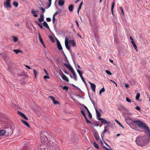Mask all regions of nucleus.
<instances>
[{
	"label": "nucleus",
	"instance_id": "f257e3e1",
	"mask_svg": "<svg viewBox=\"0 0 150 150\" xmlns=\"http://www.w3.org/2000/svg\"><path fill=\"white\" fill-rule=\"evenodd\" d=\"M141 132H144L146 135V140L144 144H141V146H144L150 141V130L149 127L144 122L141 121Z\"/></svg>",
	"mask_w": 150,
	"mask_h": 150
},
{
	"label": "nucleus",
	"instance_id": "f03ea898",
	"mask_svg": "<svg viewBox=\"0 0 150 150\" xmlns=\"http://www.w3.org/2000/svg\"><path fill=\"white\" fill-rule=\"evenodd\" d=\"M49 135L46 131H43L40 132L41 141L42 144H47Z\"/></svg>",
	"mask_w": 150,
	"mask_h": 150
},
{
	"label": "nucleus",
	"instance_id": "7ed1b4c3",
	"mask_svg": "<svg viewBox=\"0 0 150 150\" xmlns=\"http://www.w3.org/2000/svg\"><path fill=\"white\" fill-rule=\"evenodd\" d=\"M53 141H49V142H47V144L49 145V148L50 149V150H53L54 149V148H58L56 144L55 143V142L54 140H53Z\"/></svg>",
	"mask_w": 150,
	"mask_h": 150
},
{
	"label": "nucleus",
	"instance_id": "20e7f679",
	"mask_svg": "<svg viewBox=\"0 0 150 150\" xmlns=\"http://www.w3.org/2000/svg\"><path fill=\"white\" fill-rule=\"evenodd\" d=\"M11 0H6V2L4 3V6L8 9L11 8Z\"/></svg>",
	"mask_w": 150,
	"mask_h": 150
},
{
	"label": "nucleus",
	"instance_id": "39448f33",
	"mask_svg": "<svg viewBox=\"0 0 150 150\" xmlns=\"http://www.w3.org/2000/svg\"><path fill=\"white\" fill-rule=\"evenodd\" d=\"M133 125L138 126L139 127H141V121L139 120H132V121Z\"/></svg>",
	"mask_w": 150,
	"mask_h": 150
},
{
	"label": "nucleus",
	"instance_id": "423d86ee",
	"mask_svg": "<svg viewBox=\"0 0 150 150\" xmlns=\"http://www.w3.org/2000/svg\"><path fill=\"white\" fill-rule=\"evenodd\" d=\"M82 106L83 107H84L85 108L86 110L87 111V113H88V117H89V118H90V119L92 117V115L91 113V112H90V111H89V110L87 108L85 105H84L83 104L82 105Z\"/></svg>",
	"mask_w": 150,
	"mask_h": 150
},
{
	"label": "nucleus",
	"instance_id": "0eeeda50",
	"mask_svg": "<svg viewBox=\"0 0 150 150\" xmlns=\"http://www.w3.org/2000/svg\"><path fill=\"white\" fill-rule=\"evenodd\" d=\"M89 83L91 85V89L94 92H95L96 88V86L95 84L93 83H91V82H89Z\"/></svg>",
	"mask_w": 150,
	"mask_h": 150
},
{
	"label": "nucleus",
	"instance_id": "6e6552de",
	"mask_svg": "<svg viewBox=\"0 0 150 150\" xmlns=\"http://www.w3.org/2000/svg\"><path fill=\"white\" fill-rule=\"evenodd\" d=\"M18 113L20 116L22 117L24 119L27 120H28V118L23 113L20 111H18Z\"/></svg>",
	"mask_w": 150,
	"mask_h": 150
},
{
	"label": "nucleus",
	"instance_id": "1a4fd4ad",
	"mask_svg": "<svg viewBox=\"0 0 150 150\" xmlns=\"http://www.w3.org/2000/svg\"><path fill=\"white\" fill-rule=\"evenodd\" d=\"M135 142L139 146H141V137L140 136H138Z\"/></svg>",
	"mask_w": 150,
	"mask_h": 150
},
{
	"label": "nucleus",
	"instance_id": "9d476101",
	"mask_svg": "<svg viewBox=\"0 0 150 150\" xmlns=\"http://www.w3.org/2000/svg\"><path fill=\"white\" fill-rule=\"evenodd\" d=\"M96 114L97 119L98 120H99V119H100V117L101 116V114L100 112H98L96 108H95Z\"/></svg>",
	"mask_w": 150,
	"mask_h": 150
},
{
	"label": "nucleus",
	"instance_id": "9b49d317",
	"mask_svg": "<svg viewBox=\"0 0 150 150\" xmlns=\"http://www.w3.org/2000/svg\"><path fill=\"white\" fill-rule=\"evenodd\" d=\"M98 120H100L101 122L103 124H106L110 123V122H108L106 120H105L104 119L102 118L99 119Z\"/></svg>",
	"mask_w": 150,
	"mask_h": 150
},
{
	"label": "nucleus",
	"instance_id": "f8f14e48",
	"mask_svg": "<svg viewBox=\"0 0 150 150\" xmlns=\"http://www.w3.org/2000/svg\"><path fill=\"white\" fill-rule=\"evenodd\" d=\"M64 65L69 69L71 72L74 71L73 69L69 64H67L66 63L64 64Z\"/></svg>",
	"mask_w": 150,
	"mask_h": 150
},
{
	"label": "nucleus",
	"instance_id": "ddd939ff",
	"mask_svg": "<svg viewBox=\"0 0 150 150\" xmlns=\"http://www.w3.org/2000/svg\"><path fill=\"white\" fill-rule=\"evenodd\" d=\"M57 47L59 50H62V46L60 44V42L57 40Z\"/></svg>",
	"mask_w": 150,
	"mask_h": 150
},
{
	"label": "nucleus",
	"instance_id": "4468645a",
	"mask_svg": "<svg viewBox=\"0 0 150 150\" xmlns=\"http://www.w3.org/2000/svg\"><path fill=\"white\" fill-rule=\"evenodd\" d=\"M69 43L73 47H74L76 46L74 40H70L69 41Z\"/></svg>",
	"mask_w": 150,
	"mask_h": 150
},
{
	"label": "nucleus",
	"instance_id": "2eb2a0df",
	"mask_svg": "<svg viewBox=\"0 0 150 150\" xmlns=\"http://www.w3.org/2000/svg\"><path fill=\"white\" fill-rule=\"evenodd\" d=\"M62 77V79L64 81L68 82L69 81V80L68 78L64 74H63Z\"/></svg>",
	"mask_w": 150,
	"mask_h": 150
},
{
	"label": "nucleus",
	"instance_id": "dca6fc26",
	"mask_svg": "<svg viewBox=\"0 0 150 150\" xmlns=\"http://www.w3.org/2000/svg\"><path fill=\"white\" fill-rule=\"evenodd\" d=\"M64 4V0H59L58 4L60 6H62Z\"/></svg>",
	"mask_w": 150,
	"mask_h": 150
},
{
	"label": "nucleus",
	"instance_id": "f3484780",
	"mask_svg": "<svg viewBox=\"0 0 150 150\" xmlns=\"http://www.w3.org/2000/svg\"><path fill=\"white\" fill-rule=\"evenodd\" d=\"M38 12V11H34L33 9H32L31 10V13L33 14V16L35 17H37L38 15L36 12Z\"/></svg>",
	"mask_w": 150,
	"mask_h": 150
},
{
	"label": "nucleus",
	"instance_id": "a211bd4d",
	"mask_svg": "<svg viewBox=\"0 0 150 150\" xmlns=\"http://www.w3.org/2000/svg\"><path fill=\"white\" fill-rule=\"evenodd\" d=\"M21 122L28 127H30V126L29 124L25 121L23 120H21Z\"/></svg>",
	"mask_w": 150,
	"mask_h": 150
},
{
	"label": "nucleus",
	"instance_id": "6ab92c4d",
	"mask_svg": "<svg viewBox=\"0 0 150 150\" xmlns=\"http://www.w3.org/2000/svg\"><path fill=\"white\" fill-rule=\"evenodd\" d=\"M44 19L43 14H41L40 16V18L38 19V21L40 22L43 21Z\"/></svg>",
	"mask_w": 150,
	"mask_h": 150
},
{
	"label": "nucleus",
	"instance_id": "aec40b11",
	"mask_svg": "<svg viewBox=\"0 0 150 150\" xmlns=\"http://www.w3.org/2000/svg\"><path fill=\"white\" fill-rule=\"evenodd\" d=\"M71 72L72 73V74H73V75L74 78V79L76 81L77 80V78L76 77V74L75 72L74 71Z\"/></svg>",
	"mask_w": 150,
	"mask_h": 150
},
{
	"label": "nucleus",
	"instance_id": "412c9836",
	"mask_svg": "<svg viewBox=\"0 0 150 150\" xmlns=\"http://www.w3.org/2000/svg\"><path fill=\"white\" fill-rule=\"evenodd\" d=\"M73 8L74 6L72 4L70 5L68 7L69 10L71 12L73 11Z\"/></svg>",
	"mask_w": 150,
	"mask_h": 150
},
{
	"label": "nucleus",
	"instance_id": "4be33fe9",
	"mask_svg": "<svg viewBox=\"0 0 150 150\" xmlns=\"http://www.w3.org/2000/svg\"><path fill=\"white\" fill-rule=\"evenodd\" d=\"M43 25L47 29H49L50 28L47 23V22L46 21H44L43 23Z\"/></svg>",
	"mask_w": 150,
	"mask_h": 150
},
{
	"label": "nucleus",
	"instance_id": "5701e85b",
	"mask_svg": "<svg viewBox=\"0 0 150 150\" xmlns=\"http://www.w3.org/2000/svg\"><path fill=\"white\" fill-rule=\"evenodd\" d=\"M126 109L125 108L123 105H120L119 108H118L119 110H125Z\"/></svg>",
	"mask_w": 150,
	"mask_h": 150
},
{
	"label": "nucleus",
	"instance_id": "b1692460",
	"mask_svg": "<svg viewBox=\"0 0 150 150\" xmlns=\"http://www.w3.org/2000/svg\"><path fill=\"white\" fill-rule=\"evenodd\" d=\"M6 133V131L5 130H0V135H4Z\"/></svg>",
	"mask_w": 150,
	"mask_h": 150
},
{
	"label": "nucleus",
	"instance_id": "393cba45",
	"mask_svg": "<svg viewBox=\"0 0 150 150\" xmlns=\"http://www.w3.org/2000/svg\"><path fill=\"white\" fill-rule=\"evenodd\" d=\"M65 45L67 49L69 51H71L70 47V46L69 45V43L65 44Z\"/></svg>",
	"mask_w": 150,
	"mask_h": 150
},
{
	"label": "nucleus",
	"instance_id": "a878e982",
	"mask_svg": "<svg viewBox=\"0 0 150 150\" xmlns=\"http://www.w3.org/2000/svg\"><path fill=\"white\" fill-rule=\"evenodd\" d=\"M115 5V2H113L112 4V6H111V12L112 14H113V9L114 8V6Z\"/></svg>",
	"mask_w": 150,
	"mask_h": 150
},
{
	"label": "nucleus",
	"instance_id": "bb28decb",
	"mask_svg": "<svg viewBox=\"0 0 150 150\" xmlns=\"http://www.w3.org/2000/svg\"><path fill=\"white\" fill-rule=\"evenodd\" d=\"M105 91V89L104 87L102 88L99 91V94L100 95L102 93L104 92Z\"/></svg>",
	"mask_w": 150,
	"mask_h": 150
},
{
	"label": "nucleus",
	"instance_id": "cd10ccee",
	"mask_svg": "<svg viewBox=\"0 0 150 150\" xmlns=\"http://www.w3.org/2000/svg\"><path fill=\"white\" fill-rule=\"evenodd\" d=\"M94 136L97 140L98 141L99 140V137L98 134L96 133H95Z\"/></svg>",
	"mask_w": 150,
	"mask_h": 150
},
{
	"label": "nucleus",
	"instance_id": "c85d7f7f",
	"mask_svg": "<svg viewBox=\"0 0 150 150\" xmlns=\"http://www.w3.org/2000/svg\"><path fill=\"white\" fill-rule=\"evenodd\" d=\"M13 51L15 52L16 54H17L19 52H22V51L21 50H13Z\"/></svg>",
	"mask_w": 150,
	"mask_h": 150
},
{
	"label": "nucleus",
	"instance_id": "c756f323",
	"mask_svg": "<svg viewBox=\"0 0 150 150\" xmlns=\"http://www.w3.org/2000/svg\"><path fill=\"white\" fill-rule=\"evenodd\" d=\"M61 87L62 88H63V89L64 90L67 91L68 89V87L67 86H61Z\"/></svg>",
	"mask_w": 150,
	"mask_h": 150
},
{
	"label": "nucleus",
	"instance_id": "7c9ffc66",
	"mask_svg": "<svg viewBox=\"0 0 150 150\" xmlns=\"http://www.w3.org/2000/svg\"><path fill=\"white\" fill-rule=\"evenodd\" d=\"M38 35L39 38V40H40V42L41 43H43V41L42 38L41 36L40 33H38Z\"/></svg>",
	"mask_w": 150,
	"mask_h": 150
},
{
	"label": "nucleus",
	"instance_id": "2f4dec72",
	"mask_svg": "<svg viewBox=\"0 0 150 150\" xmlns=\"http://www.w3.org/2000/svg\"><path fill=\"white\" fill-rule=\"evenodd\" d=\"M77 71L78 74H79L80 77L82 76V74H83V72H81L80 70L78 69H77Z\"/></svg>",
	"mask_w": 150,
	"mask_h": 150
},
{
	"label": "nucleus",
	"instance_id": "473e14b6",
	"mask_svg": "<svg viewBox=\"0 0 150 150\" xmlns=\"http://www.w3.org/2000/svg\"><path fill=\"white\" fill-rule=\"evenodd\" d=\"M13 5L16 7H17L18 6V3L16 1L14 2L13 3Z\"/></svg>",
	"mask_w": 150,
	"mask_h": 150
},
{
	"label": "nucleus",
	"instance_id": "72a5a7b5",
	"mask_svg": "<svg viewBox=\"0 0 150 150\" xmlns=\"http://www.w3.org/2000/svg\"><path fill=\"white\" fill-rule=\"evenodd\" d=\"M115 121L122 128H124V127L117 120H115Z\"/></svg>",
	"mask_w": 150,
	"mask_h": 150
},
{
	"label": "nucleus",
	"instance_id": "f704fd0d",
	"mask_svg": "<svg viewBox=\"0 0 150 150\" xmlns=\"http://www.w3.org/2000/svg\"><path fill=\"white\" fill-rule=\"evenodd\" d=\"M35 22L38 25L41 29H42L43 28V27L42 25H41L40 23H38L37 21H36Z\"/></svg>",
	"mask_w": 150,
	"mask_h": 150
},
{
	"label": "nucleus",
	"instance_id": "c9c22d12",
	"mask_svg": "<svg viewBox=\"0 0 150 150\" xmlns=\"http://www.w3.org/2000/svg\"><path fill=\"white\" fill-rule=\"evenodd\" d=\"M107 132V127L105 126L104 127V129L103 132L102 134L104 135L105 133Z\"/></svg>",
	"mask_w": 150,
	"mask_h": 150
},
{
	"label": "nucleus",
	"instance_id": "e433bc0d",
	"mask_svg": "<svg viewBox=\"0 0 150 150\" xmlns=\"http://www.w3.org/2000/svg\"><path fill=\"white\" fill-rule=\"evenodd\" d=\"M49 38L51 40L52 42H54V39L53 38L51 35H50L49 36Z\"/></svg>",
	"mask_w": 150,
	"mask_h": 150
},
{
	"label": "nucleus",
	"instance_id": "4c0bfd02",
	"mask_svg": "<svg viewBox=\"0 0 150 150\" xmlns=\"http://www.w3.org/2000/svg\"><path fill=\"white\" fill-rule=\"evenodd\" d=\"M33 74L35 75V78H36L37 74V72L35 69H33Z\"/></svg>",
	"mask_w": 150,
	"mask_h": 150
},
{
	"label": "nucleus",
	"instance_id": "58836bf2",
	"mask_svg": "<svg viewBox=\"0 0 150 150\" xmlns=\"http://www.w3.org/2000/svg\"><path fill=\"white\" fill-rule=\"evenodd\" d=\"M140 94L139 93H138L136 96V99L137 100H138L140 97Z\"/></svg>",
	"mask_w": 150,
	"mask_h": 150
},
{
	"label": "nucleus",
	"instance_id": "ea45409f",
	"mask_svg": "<svg viewBox=\"0 0 150 150\" xmlns=\"http://www.w3.org/2000/svg\"><path fill=\"white\" fill-rule=\"evenodd\" d=\"M13 40L15 42H16L18 40V38L16 37H13Z\"/></svg>",
	"mask_w": 150,
	"mask_h": 150
},
{
	"label": "nucleus",
	"instance_id": "a19ab883",
	"mask_svg": "<svg viewBox=\"0 0 150 150\" xmlns=\"http://www.w3.org/2000/svg\"><path fill=\"white\" fill-rule=\"evenodd\" d=\"M93 144L94 146L97 149L99 148V146L98 144L96 142H94Z\"/></svg>",
	"mask_w": 150,
	"mask_h": 150
},
{
	"label": "nucleus",
	"instance_id": "79ce46f5",
	"mask_svg": "<svg viewBox=\"0 0 150 150\" xmlns=\"http://www.w3.org/2000/svg\"><path fill=\"white\" fill-rule=\"evenodd\" d=\"M105 72L106 73V74L108 75H111L112 74V73L108 70H106L105 71Z\"/></svg>",
	"mask_w": 150,
	"mask_h": 150
},
{
	"label": "nucleus",
	"instance_id": "37998d69",
	"mask_svg": "<svg viewBox=\"0 0 150 150\" xmlns=\"http://www.w3.org/2000/svg\"><path fill=\"white\" fill-rule=\"evenodd\" d=\"M53 102L54 104H59V102H58V101L55 100H53Z\"/></svg>",
	"mask_w": 150,
	"mask_h": 150
},
{
	"label": "nucleus",
	"instance_id": "c03bdc74",
	"mask_svg": "<svg viewBox=\"0 0 150 150\" xmlns=\"http://www.w3.org/2000/svg\"><path fill=\"white\" fill-rule=\"evenodd\" d=\"M69 43V39L68 38H66L65 39V44L68 43Z\"/></svg>",
	"mask_w": 150,
	"mask_h": 150
},
{
	"label": "nucleus",
	"instance_id": "a18cd8bd",
	"mask_svg": "<svg viewBox=\"0 0 150 150\" xmlns=\"http://www.w3.org/2000/svg\"><path fill=\"white\" fill-rule=\"evenodd\" d=\"M40 10L42 11V14H43V13L45 12V9L41 7L40 8Z\"/></svg>",
	"mask_w": 150,
	"mask_h": 150
},
{
	"label": "nucleus",
	"instance_id": "49530a36",
	"mask_svg": "<svg viewBox=\"0 0 150 150\" xmlns=\"http://www.w3.org/2000/svg\"><path fill=\"white\" fill-rule=\"evenodd\" d=\"M48 0L49 1V4L47 6L48 8L50 6L51 4V3H52V0Z\"/></svg>",
	"mask_w": 150,
	"mask_h": 150
},
{
	"label": "nucleus",
	"instance_id": "de8ad7c7",
	"mask_svg": "<svg viewBox=\"0 0 150 150\" xmlns=\"http://www.w3.org/2000/svg\"><path fill=\"white\" fill-rule=\"evenodd\" d=\"M120 8L121 11V13H122L123 15H124V11H123V8H122V7H120Z\"/></svg>",
	"mask_w": 150,
	"mask_h": 150
},
{
	"label": "nucleus",
	"instance_id": "09e8293b",
	"mask_svg": "<svg viewBox=\"0 0 150 150\" xmlns=\"http://www.w3.org/2000/svg\"><path fill=\"white\" fill-rule=\"evenodd\" d=\"M126 100L128 102H129V103L131 102V100L127 97L126 98Z\"/></svg>",
	"mask_w": 150,
	"mask_h": 150
},
{
	"label": "nucleus",
	"instance_id": "8fccbe9b",
	"mask_svg": "<svg viewBox=\"0 0 150 150\" xmlns=\"http://www.w3.org/2000/svg\"><path fill=\"white\" fill-rule=\"evenodd\" d=\"M134 47V48L136 50V51H137V45H136L135 44H134V45H133Z\"/></svg>",
	"mask_w": 150,
	"mask_h": 150
},
{
	"label": "nucleus",
	"instance_id": "3c124183",
	"mask_svg": "<svg viewBox=\"0 0 150 150\" xmlns=\"http://www.w3.org/2000/svg\"><path fill=\"white\" fill-rule=\"evenodd\" d=\"M80 112L82 115H84V114H85V113L84 110H81L80 111Z\"/></svg>",
	"mask_w": 150,
	"mask_h": 150
},
{
	"label": "nucleus",
	"instance_id": "603ef678",
	"mask_svg": "<svg viewBox=\"0 0 150 150\" xmlns=\"http://www.w3.org/2000/svg\"><path fill=\"white\" fill-rule=\"evenodd\" d=\"M56 20L55 16H53V18H52V22L53 23H55V21Z\"/></svg>",
	"mask_w": 150,
	"mask_h": 150
},
{
	"label": "nucleus",
	"instance_id": "864d4df0",
	"mask_svg": "<svg viewBox=\"0 0 150 150\" xmlns=\"http://www.w3.org/2000/svg\"><path fill=\"white\" fill-rule=\"evenodd\" d=\"M46 20L47 22H50L51 21V19L50 18H46Z\"/></svg>",
	"mask_w": 150,
	"mask_h": 150
},
{
	"label": "nucleus",
	"instance_id": "5fc2aeb1",
	"mask_svg": "<svg viewBox=\"0 0 150 150\" xmlns=\"http://www.w3.org/2000/svg\"><path fill=\"white\" fill-rule=\"evenodd\" d=\"M135 109L138 110L140 111V108L139 106H137L136 108Z\"/></svg>",
	"mask_w": 150,
	"mask_h": 150
},
{
	"label": "nucleus",
	"instance_id": "6e6d98bb",
	"mask_svg": "<svg viewBox=\"0 0 150 150\" xmlns=\"http://www.w3.org/2000/svg\"><path fill=\"white\" fill-rule=\"evenodd\" d=\"M49 98H50L53 101V100H55L54 97L52 96H50L49 97Z\"/></svg>",
	"mask_w": 150,
	"mask_h": 150
},
{
	"label": "nucleus",
	"instance_id": "4d7b16f0",
	"mask_svg": "<svg viewBox=\"0 0 150 150\" xmlns=\"http://www.w3.org/2000/svg\"><path fill=\"white\" fill-rule=\"evenodd\" d=\"M44 78L45 79H49L50 78L49 76H44Z\"/></svg>",
	"mask_w": 150,
	"mask_h": 150
},
{
	"label": "nucleus",
	"instance_id": "13d9d810",
	"mask_svg": "<svg viewBox=\"0 0 150 150\" xmlns=\"http://www.w3.org/2000/svg\"><path fill=\"white\" fill-rule=\"evenodd\" d=\"M58 14V11H56V12H55L54 15H53V16H55Z\"/></svg>",
	"mask_w": 150,
	"mask_h": 150
},
{
	"label": "nucleus",
	"instance_id": "bf43d9fd",
	"mask_svg": "<svg viewBox=\"0 0 150 150\" xmlns=\"http://www.w3.org/2000/svg\"><path fill=\"white\" fill-rule=\"evenodd\" d=\"M86 121L87 124L91 123V122L88 119Z\"/></svg>",
	"mask_w": 150,
	"mask_h": 150
},
{
	"label": "nucleus",
	"instance_id": "052dcab7",
	"mask_svg": "<svg viewBox=\"0 0 150 150\" xmlns=\"http://www.w3.org/2000/svg\"><path fill=\"white\" fill-rule=\"evenodd\" d=\"M110 81H111V82H112L113 83L115 84V85H116V86H117V84L114 81H113V80H110Z\"/></svg>",
	"mask_w": 150,
	"mask_h": 150
},
{
	"label": "nucleus",
	"instance_id": "680f3d73",
	"mask_svg": "<svg viewBox=\"0 0 150 150\" xmlns=\"http://www.w3.org/2000/svg\"><path fill=\"white\" fill-rule=\"evenodd\" d=\"M81 79L82 80V81L84 82H85V81L84 80V78L83 77V76H82L81 77Z\"/></svg>",
	"mask_w": 150,
	"mask_h": 150
},
{
	"label": "nucleus",
	"instance_id": "e2e57ef3",
	"mask_svg": "<svg viewBox=\"0 0 150 150\" xmlns=\"http://www.w3.org/2000/svg\"><path fill=\"white\" fill-rule=\"evenodd\" d=\"M25 67L27 68V69H31V68L28 66L27 65H25Z\"/></svg>",
	"mask_w": 150,
	"mask_h": 150
},
{
	"label": "nucleus",
	"instance_id": "0e129e2a",
	"mask_svg": "<svg viewBox=\"0 0 150 150\" xmlns=\"http://www.w3.org/2000/svg\"><path fill=\"white\" fill-rule=\"evenodd\" d=\"M63 71L66 74H69V73L68 72L66 71L65 70H63Z\"/></svg>",
	"mask_w": 150,
	"mask_h": 150
},
{
	"label": "nucleus",
	"instance_id": "69168bd1",
	"mask_svg": "<svg viewBox=\"0 0 150 150\" xmlns=\"http://www.w3.org/2000/svg\"><path fill=\"white\" fill-rule=\"evenodd\" d=\"M125 86L127 88H128L129 87V85L127 84H125Z\"/></svg>",
	"mask_w": 150,
	"mask_h": 150
},
{
	"label": "nucleus",
	"instance_id": "338daca9",
	"mask_svg": "<svg viewBox=\"0 0 150 150\" xmlns=\"http://www.w3.org/2000/svg\"><path fill=\"white\" fill-rule=\"evenodd\" d=\"M83 4V2H81L80 4L79 5V6L80 7H81Z\"/></svg>",
	"mask_w": 150,
	"mask_h": 150
},
{
	"label": "nucleus",
	"instance_id": "774afa93",
	"mask_svg": "<svg viewBox=\"0 0 150 150\" xmlns=\"http://www.w3.org/2000/svg\"><path fill=\"white\" fill-rule=\"evenodd\" d=\"M44 71L46 73V74H48V73L47 71L45 69H44Z\"/></svg>",
	"mask_w": 150,
	"mask_h": 150
}]
</instances>
